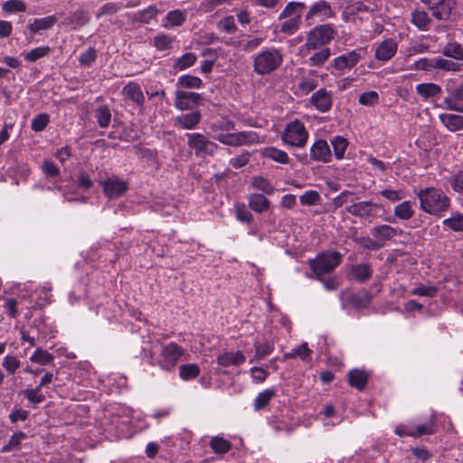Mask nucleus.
Masks as SVG:
<instances>
[{
  "label": "nucleus",
  "mask_w": 463,
  "mask_h": 463,
  "mask_svg": "<svg viewBox=\"0 0 463 463\" xmlns=\"http://www.w3.org/2000/svg\"><path fill=\"white\" fill-rule=\"evenodd\" d=\"M331 151L324 139L317 140L310 148V158L317 162L328 163L331 160Z\"/></svg>",
  "instance_id": "obj_15"
},
{
  "label": "nucleus",
  "mask_w": 463,
  "mask_h": 463,
  "mask_svg": "<svg viewBox=\"0 0 463 463\" xmlns=\"http://www.w3.org/2000/svg\"><path fill=\"white\" fill-rule=\"evenodd\" d=\"M372 298V295L367 290H362L356 293H350L347 298V303L356 309H364L370 306Z\"/></svg>",
  "instance_id": "obj_20"
},
{
  "label": "nucleus",
  "mask_w": 463,
  "mask_h": 463,
  "mask_svg": "<svg viewBox=\"0 0 463 463\" xmlns=\"http://www.w3.org/2000/svg\"><path fill=\"white\" fill-rule=\"evenodd\" d=\"M270 204V201L261 194L255 193L249 196V207L258 213L268 211Z\"/></svg>",
  "instance_id": "obj_26"
},
{
  "label": "nucleus",
  "mask_w": 463,
  "mask_h": 463,
  "mask_svg": "<svg viewBox=\"0 0 463 463\" xmlns=\"http://www.w3.org/2000/svg\"><path fill=\"white\" fill-rule=\"evenodd\" d=\"M89 22V18L82 8L77 9L70 16L66 18L64 22L66 24L72 25L73 29L83 26Z\"/></svg>",
  "instance_id": "obj_31"
},
{
  "label": "nucleus",
  "mask_w": 463,
  "mask_h": 463,
  "mask_svg": "<svg viewBox=\"0 0 463 463\" xmlns=\"http://www.w3.org/2000/svg\"><path fill=\"white\" fill-rule=\"evenodd\" d=\"M251 184L255 189L261 191L262 193L269 195L273 194L275 191V188L272 185V184L263 176L253 177Z\"/></svg>",
  "instance_id": "obj_37"
},
{
  "label": "nucleus",
  "mask_w": 463,
  "mask_h": 463,
  "mask_svg": "<svg viewBox=\"0 0 463 463\" xmlns=\"http://www.w3.org/2000/svg\"><path fill=\"white\" fill-rule=\"evenodd\" d=\"M264 155L266 157L280 164H287L288 162V156L287 153L275 147L266 148Z\"/></svg>",
  "instance_id": "obj_45"
},
{
  "label": "nucleus",
  "mask_w": 463,
  "mask_h": 463,
  "mask_svg": "<svg viewBox=\"0 0 463 463\" xmlns=\"http://www.w3.org/2000/svg\"><path fill=\"white\" fill-rule=\"evenodd\" d=\"M57 22V17L55 15L46 16L41 19H34L33 24L29 25V30L33 33H36L41 30H47L52 28L55 23Z\"/></svg>",
  "instance_id": "obj_30"
},
{
  "label": "nucleus",
  "mask_w": 463,
  "mask_h": 463,
  "mask_svg": "<svg viewBox=\"0 0 463 463\" xmlns=\"http://www.w3.org/2000/svg\"><path fill=\"white\" fill-rule=\"evenodd\" d=\"M430 12L432 18L441 21H450L457 9V0H420Z\"/></svg>",
  "instance_id": "obj_5"
},
{
  "label": "nucleus",
  "mask_w": 463,
  "mask_h": 463,
  "mask_svg": "<svg viewBox=\"0 0 463 463\" xmlns=\"http://www.w3.org/2000/svg\"><path fill=\"white\" fill-rule=\"evenodd\" d=\"M186 137L188 146L195 151L196 156L213 155L218 148L216 143L201 133H187Z\"/></svg>",
  "instance_id": "obj_7"
},
{
  "label": "nucleus",
  "mask_w": 463,
  "mask_h": 463,
  "mask_svg": "<svg viewBox=\"0 0 463 463\" xmlns=\"http://www.w3.org/2000/svg\"><path fill=\"white\" fill-rule=\"evenodd\" d=\"M370 233L377 242L383 243L384 247L385 241L394 239L399 234V232L396 228L388 224H381L373 227Z\"/></svg>",
  "instance_id": "obj_17"
},
{
  "label": "nucleus",
  "mask_w": 463,
  "mask_h": 463,
  "mask_svg": "<svg viewBox=\"0 0 463 463\" xmlns=\"http://www.w3.org/2000/svg\"><path fill=\"white\" fill-rule=\"evenodd\" d=\"M182 354L181 349H161L158 363L162 368L170 370Z\"/></svg>",
  "instance_id": "obj_21"
},
{
  "label": "nucleus",
  "mask_w": 463,
  "mask_h": 463,
  "mask_svg": "<svg viewBox=\"0 0 463 463\" xmlns=\"http://www.w3.org/2000/svg\"><path fill=\"white\" fill-rule=\"evenodd\" d=\"M236 218L241 222L251 223L253 222L252 214L246 209L244 204H238L235 207Z\"/></svg>",
  "instance_id": "obj_61"
},
{
  "label": "nucleus",
  "mask_w": 463,
  "mask_h": 463,
  "mask_svg": "<svg viewBox=\"0 0 463 463\" xmlns=\"http://www.w3.org/2000/svg\"><path fill=\"white\" fill-rule=\"evenodd\" d=\"M361 248L368 250H378L383 248V243H379L375 241V239L372 236V238L368 236H361L355 238L354 240Z\"/></svg>",
  "instance_id": "obj_39"
},
{
  "label": "nucleus",
  "mask_w": 463,
  "mask_h": 463,
  "mask_svg": "<svg viewBox=\"0 0 463 463\" xmlns=\"http://www.w3.org/2000/svg\"><path fill=\"white\" fill-rule=\"evenodd\" d=\"M53 360V355L49 354L46 350L36 349L34 354L31 357V361L37 363L41 365H45Z\"/></svg>",
  "instance_id": "obj_51"
},
{
  "label": "nucleus",
  "mask_w": 463,
  "mask_h": 463,
  "mask_svg": "<svg viewBox=\"0 0 463 463\" xmlns=\"http://www.w3.org/2000/svg\"><path fill=\"white\" fill-rule=\"evenodd\" d=\"M122 93L128 97L137 106H142L145 101V98L141 90V87L137 82H129L122 89Z\"/></svg>",
  "instance_id": "obj_25"
},
{
  "label": "nucleus",
  "mask_w": 463,
  "mask_h": 463,
  "mask_svg": "<svg viewBox=\"0 0 463 463\" xmlns=\"http://www.w3.org/2000/svg\"><path fill=\"white\" fill-rule=\"evenodd\" d=\"M394 216L401 220H409L414 215L412 203L410 201H404L396 205L393 211Z\"/></svg>",
  "instance_id": "obj_33"
},
{
  "label": "nucleus",
  "mask_w": 463,
  "mask_h": 463,
  "mask_svg": "<svg viewBox=\"0 0 463 463\" xmlns=\"http://www.w3.org/2000/svg\"><path fill=\"white\" fill-rule=\"evenodd\" d=\"M342 261V254L336 250H325L319 252L316 258L308 260L316 279L322 280V277L330 274Z\"/></svg>",
  "instance_id": "obj_2"
},
{
  "label": "nucleus",
  "mask_w": 463,
  "mask_h": 463,
  "mask_svg": "<svg viewBox=\"0 0 463 463\" xmlns=\"http://www.w3.org/2000/svg\"><path fill=\"white\" fill-rule=\"evenodd\" d=\"M435 432V422L433 420H430L429 422L419 425L416 427L415 430H411L408 432V436L411 437H419L421 435H430Z\"/></svg>",
  "instance_id": "obj_46"
},
{
  "label": "nucleus",
  "mask_w": 463,
  "mask_h": 463,
  "mask_svg": "<svg viewBox=\"0 0 463 463\" xmlns=\"http://www.w3.org/2000/svg\"><path fill=\"white\" fill-rule=\"evenodd\" d=\"M173 42L174 41L171 37L165 34H162L155 37L154 45L159 51H165L172 47Z\"/></svg>",
  "instance_id": "obj_60"
},
{
  "label": "nucleus",
  "mask_w": 463,
  "mask_h": 463,
  "mask_svg": "<svg viewBox=\"0 0 463 463\" xmlns=\"http://www.w3.org/2000/svg\"><path fill=\"white\" fill-rule=\"evenodd\" d=\"M276 392L272 389H267L264 392L259 393L255 399L254 406L256 410H261L266 407L270 400L275 397Z\"/></svg>",
  "instance_id": "obj_44"
},
{
  "label": "nucleus",
  "mask_w": 463,
  "mask_h": 463,
  "mask_svg": "<svg viewBox=\"0 0 463 463\" xmlns=\"http://www.w3.org/2000/svg\"><path fill=\"white\" fill-rule=\"evenodd\" d=\"M95 118L100 128H107L111 119L109 109L105 105L99 106L95 111Z\"/></svg>",
  "instance_id": "obj_40"
},
{
  "label": "nucleus",
  "mask_w": 463,
  "mask_h": 463,
  "mask_svg": "<svg viewBox=\"0 0 463 463\" xmlns=\"http://www.w3.org/2000/svg\"><path fill=\"white\" fill-rule=\"evenodd\" d=\"M398 44L395 40L388 38L379 43L375 49V58L386 61L391 60L396 53Z\"/></svg>",
  "instance_id": "obj_16"
},
{
  "label": "nucleus",
  "mask_w": 463,
  "mask_h": 463,
  "mask_svg": "<svg viewBox=\"0 0 463 463\" xmlns=\"http://www.w3.org/2000/svg\"><path fill=\"white\" fill-rule=\"evenodd\" d=\"M2 8L6 13L25 12L26 5L22 0H8L3 4Z\"/></svg>",
  "instance_id": "obj_49"
},
{
  "label": "nucleus",
  "mask_w": 463,
  "mask_h": 463,
  "mask_svg": "<svg viewBox=\"0 0 463 463\" xmlns=\"http://www.w3.org/2000/svg\"><path fill=\"white\" fill-rule=\"evenodd\" d=\"M449 182L452 186L453 190L458 193H463V171H459L453 175Z\"/></svg>",
  "instance_id": "obj_63"
},
{
  "label": "nucleus",
  "mask_w": 463,
  "mask_h": 463,
  "mask_svg": "<svg viewBox=\"0 0 463 463\" xmlns=\"http://www.w3.org/2000/svg\"><path fill=\"white\" fill-rule=\"evenodd\" d=\"M280 25V32L288 35L294 34L301 24V20L286 18Z\"/></svg>",
  "instance_id": "obj_48"
},
{
  "label": "nucleus",
  "mask_w": 463,
  "mask_h": 463,
  "mask_svg": "<svg viewBox=\"0 0 463 463\" xmlns=\"http://www.w3.org/2000/svg\"><path fill=\"white\" fill-rule=\"evenodd\" d=\"M24 395L33 404L41 403L45 400V396L41 393V389L39 387L24 390Z\"/></svg>",
  "instance_id": "obj_52"
},
{
  "label": "nucleus",
  "mask_w": 463,
  "mask_h": 463,
  "mask_svg": "<svg viewBox=\"0 0 463 463\" xmlns=\"http://www.w3.org/2000/svg\"><path fill=\"white\" fill-rule=\"evenodd\" d=\"M320 194L314 190H310L299 196V201L302 205H315L320 201Z\"/></svg>",
  "instance_id": "obj_55"
},
{
  "label": "nucleus",
  "mask_w": 463,
  "mask_h": 463,
  "mask_svg": "<svg viewBox=\"0 0 463 463\" xmlns=\"http://www.w3.org/2000/svg\"><path fill=\"white\" fill-rule=\"evenodd\" d=\"M306 5L303 2H289L279 14V19L292 18L301 20Z\"/></svg>",
  "instance_id": "obj_23"
},
{
  "label": "nucleus",
  "mask_w": 463,
  "mask_h": 463,
  "mask_svg": "<svg viewBox=\"0 0 463 463\" xmlns=\"http://www.w3.org/2000/svg\"><path fill=\"white\" fill-rule=\"evenodd\" d=\"M442 54L444 56L463 61V47L460 43L457 42L448 43L442 50Z\"/></svg>",
  "instance_id": "obj_32"
},
{
  "label": "nucleus",
  "mask_w": 463,
  "mask_h": 463,
  "mask_svg": "<svg viewBox=\"0 0 463 463\" xmlns=\"http://www.w3.org/2000/svg\"><path fill=\"white\" fill-rule=\"evenodd\" d=\"M416 92L424 99L434 98L441 93V88L436 83H420L416 86Z\"/></svg>",
  "instance_id": "obj_29"
},
{
  "label": "nucleus",
  "mask_w": 463,
  "mask_h": 463,
  "mask_svg": "<svg viewBox=\"0 0 463 463\" xmlns=\"http://www.w3.org/2000/svg\"><path fill=\"white\" fill-rule=\"evenodd\" d=\"M199 367L195 364H184L180 367V377L184 380L194 379L199 374Z\"/></svg>",
  "instance_id": "obj_53"
},
{
  "label": "nucleus",
  "mask_w": 463,
  "mask_h": 463,
  "mask_svg": "<svg viewBox=\"0 0 463 463\" xmlns=\"http://www.w3.org/2000/svg\"><path fill=\"white\" fill-rule=\"evenodd\" d=\"M245 355L241 351H225L217 356V363L222 366H238L244 363Z\"/></svg>",
  "instance_id": "obj_19"
},
{
  "label": "nucleus",
  "mask_w": 463,
  "mask_h": 463,
  "mask_svg": "<svg viewBox=\"0 0 463 463\" xmlns=\"http://www.w3.org/2000/svg\"><path fill=\"white\" fill-rule=\"evenodd\" d=\"M373 268L370 263L352 264L348 268V275L358 283H364L373 277Z\"/></svg>",
  "instance_id": "obj_14"
},
{
  "label": "nucleus",
  "mask_w": 463,
  "mask_h": 463,
  "mask_svg": "<svg viewBox=\"0 0 463 463\" xmlns=\"http://www.w3.org/2000/svg\"><path fill=\"white\" fill-rule=\"evenodd\" d=\"M348 383L352 387L362 391L368 383V373L360 369H353L348 373Z\"/></svg>",
  "instance_id": "obj_27"
},
{
  "label": "nucleus",
  "mask_w": 463,
  "mask_h": 463,
  "mask_svg": "<svg viewBox=\"0 0 463 463\" xmlns=\"http://www.w3.org/2000/svg\"><path fill=\"white\" fill-rule=\"evenodd\" d=\"M203 82L199 77L190 74L183 75L178 79L177 85L186 89H198Z\"/></svg>",
  "instance_id": "obj_41"
},
{
  "label": "nucleus",
  "mask_w": 463,
  "mask_h": 463,
  "mask_svg": "<svg viewBox=\"0 0 463 463\" xmlns=\"http://www.w3.org/2000/svg\"><path fill=\"white\" fill-rule=\"evenodd\" d=\"M448 97L443 100L442 108L463 113V84L447 90Z\"/></svg>",
  "instance_id": "obj_12"
},
{
  "label": "nucleus",
  "mask_w": 463,
  "mask_h": 463,
  "mask_svg": "<svg viewBox=\"0 0 463 463\" xmlns=\"http://www.w3.org/2000/svg\"><path fill=\"white\" fill-rule=\"evenodd\" d=\"M335 13L331 5L326 0H319L312 4L305 15L306 21L310 22L317 17L320 21L335 17Z\"/></svg>",
  "instance_id": "obj_9"
},
{
  "label": "nucleus",
  "mask_w": 463,
  "mask_h": 463,
  "mask_svg": "<svg viewBox=\"0 0 463 463\" xmlns=\"http://www.w3.org/2000/svg\"><path fill=\"white\" fill-rule=\"evenodd\" d=\"M283 56L277 49H268L255 56L253 71L259 75L269 74L282 63Z\"/></svg>",
  "instance_id": "obj_4"
},
{
  "label": "nucleus",
  "mask_w": 463,
  "mask_h": 463,
  "mask_svg": "<svg viewBox=\"0 0 463 463\" xmlns=\"http://www.w3.org/2000/svg\"><path fill=\"white\" fill-rule=\"evenodd\" d=\"M336 32L331 24H324L315 26L307 34V41L302 47L305 52H310L325 47L335 38Z\"/></svg>",
  "instance_id": "obj_3"
},
{
  "label": "nucleus",
  "mask_w": 463,
  "mask_h": 463,
  "mask_svg": "<svg viewBox=\"0 0 463 463\" xmlns=\"http://www.w3.org/2000/svg\"><path fill=\"white\" fill-rule=\"evenodd\" d=\"M439 120L450 131L463 128V116L457 114H440Z\"/></svg>",
  "instance_id": "obj_28"
},
{
  "label": "nucleus",
  "mask_w": 463,
  "mask_h": 463,
  "mask_svg": "<svg viewBox=\"0 0 463 463\" xmlns=\"http://www.w3.org/2000/svg\"><path fill=\"white\" fill-rule=\"evenodd\" d=\"M103 193L109 199H115L122 196L128 189L127 182L120 180L118 176L108 177L99 181Z\"/></svg>",
  "instance_id": "obj_8"
},
{
  "label": "nucleus",
  "mask_w": 463,
  "mask_h": 463,
  "mask_svg": "<svg viewBox=\"0 0 463 463\" xmlns=\"http://www.w3.org/2000/svg\"><path fill=\"white\" fill-rule=\"evenodd\" d=\"M186 15L184 12H182L180 10H174L170 11L166 14L167 21L171 24L173 26H179L182 25L185 21Z\"/></svg>",
  "instance_id": "obj_58"
},
{
  "label": "nucleus",
  "mask_w": 463,
  "mask_h": 463,
  "mask_svg": "<svg viewBox=\"0 0 463 463\" xmlns=\"http://www.w3.org/2000/svg\"><path fill=\"white\" fill-rule=\"evenodd\" d=\"M209 445L216 454H225L232 449V443L229 440L218 436L213 437Z\"/></svg>",
  "instance_id": "obj_35"
},
{
  "label": "nucleus",
  "mask_w": 463,
  "mask_h": 463,
  "mask_svg": "<svg viewBox=\"0 0 463 463\" xmlns=\"http://www.w3.org/2000/svg\"><path fill=\"white\" fill-rule=\"evenodd\" d=\"M201 118H202L201 112L199 110H194L191 113L178 116L175 118V123L181 128L193 129L199 124V122L201 121Z\"/></svg>",
  "instance_id": "obj_22"
},
{
  "label": "nucleus",
  "mask_w": 463,
  "mask_h": 463,
  "mask_svg": "<svg viewBox=\"0 0 463 463\" xmlns=\"http://www.w3.org/2000/svg\"><path fill=\"white\" fill-rule=\"evenodd\" d=\"M229 0H203L201 3L200 9L204 13L213 11L217 6L223 5Z\"/></svg>",
  "instance_id": "obj_64"
},
{
  "label": "nucleus",
  "mask_w": 463,
  "mask_h": 463,
  "mask_svg": "<svg viewBox=\"0 0 463 463\" xmlns=\"http://www.w3.org/2000/svg\"><path fill=\"white\" fill-rule=\"evenodd\" d=\"M442 224L454 232H463V214L457 213L450 218L443 220Z\"/></svg>",
  "instance_id": "obj_42"
},
{
  "label": "nucleus",
  "mask_w": 463,
  "mask_h": 463,
  "mask_svg": "<svg viewBox=\"0 0 463 463\" xmlns=\"http://www.w3.org/2000/svg\"><path fill=\"white\" fill-rule=\"evenodd\" d=\"M175 96V106L179 110L193 109L203 99L199 93L185 90H176Z\"/></svg>",
  "instance_id": "obj_11"
},
{
  "label": "nucleus",
  "mask_w": 463,
  "mask_h": 463,
  "mask_svg": "<svg viewBox=\"0 0 463 463\" xmlns=\"http://www.w3.org/2000/svg\"><path fill=\"white\" fill-rule=\"evenodd\" d=\"M361 50H354L333 60L332 66L338 70L352 69L362 59Z\"/></svg>",
  "instance_id": "obj_13"
},
{
  "label": "nucleus",
  "mask_w": 463,
  "mask_h": 463,
  "mask_svg": "<svg viewBox=\"0 0 463 463\" xmlns=\"http://www.w3.org/2000/svg\"><path fill=\"white\" fill-rule=\"evenodd\" d=\"M122 8V4L109 2L103 5L96 14V17L99 19L104 15H112L118 13Z\"/></svg>",
  "instance_id": "obj_47"
},
{
  "label": "nucleus",
  "mask_w": 463,
  "mask_h": 463,
  "mask_svg": "<svg viewBox=\"0 0 463 463\" xmlns=\"http://www.w3.org/2000/svg\"><path fill=\"white\" fill-rule=\"evenodd\" d=\"M307 137L304 124L298 119L287 124L281 136L286 144L298 147H303L306 145Z\"/></svg>",
  "instance_id": "obj_6"
},
{
  "label": "nucleus",
  "mask_w": 463,
  "mask_h": 463,
  "mask_svg": "<svg viewBox=\"0 0 463 463\" xmlns=\"http://www.w3.org/2000/svg\"><path fill=\"white\" fill-rule=\"evenodd\" d=\"M330 55V49L327 47H322L320 51L315 52L308 59V64L311 66L320 67L329 59Z\"/></svg>",
  "instance_id": "obj_36"
},
{
  "label": "nucleus",
  "mask_w": 463,
  "mask_h": 463,
  "mask_svg": "<svg viewBox=\"0 0 463 463\" xmlns=\"http://www.w3.org/2000/svg\"><path fill=\"white\" fill-rule=\"evenodd\" d=\"M420 209L430 214H439L449 209V198L442 190L434 187L422 189L418 194Z\"/></svg>",
  "instance_id": "obj_1"
},
{
  "label": "nucleus",
  "mask_w": 463,
  "mask_h": 463,
  "mask_svg": "<svg viewBox=\"0 0 463 463\" xmlns=\"http://www.w3.org/2000/svg\"><path fill=\"white\" fill-rule=\"evenodd\" d=\"M97 59V52L93 47H90L86 52H82L79 57V62L81 66H90Z\"/></svg>",
  "instance_id": "obj_59"
},
{
  "label": "nucleus",
  "mask_w": 463,
  "mask_h": 463,
  "mask_svg": "<svg viewBox=\"0 0 463 463\" xmlns=\"http://www.w3.org/2000/svg\"><path fill=\"white\" fill-rule=\"evenodd\" d=\"M49 115L46 113H42L37 115L31 123V128L35 132L43 131L49 123Z\"/></svg>",
  "instance_id": "obj_54"
},
{
  "label": "nucleus",
  "mask_w": 463,
  "mask_h": 463,
  "mask_svg": "<svg viewBox=\"0 0 463 463\" xmlns=\"http://www.w3.org/2000/svg\"><path fill=\"white\" fill-rule=\"evenodd\" d=\"M310 102L320 112H326L332 107V95L326 89H320L311 96Z\"/></svg>",
  "instance_id": "obj_18"
},
{
  "label": "nucleus",
  "mask_w": 463,
  "mask_h": 463,
  "mask_svg": "<svg viewBox=\"0 0 463 463\" xmlns=\"http://www.w3.org/2000/svg\"><path fill=\"white\" fill-rule=\"evenodd\" d=\"M381 206L371 201L354 203L346 207V212L353 216L359 218H374Z\"/></svg>",
  "instance_id": "obj_10"
},
{
  "label": "nucleus",
  "mask_w": 463,
  "mask_h": 463,
  "mask_svg": "<svg viewBox=\"0 0 463 463\" xmlns=\"http://www.w3.org/2000/svg\"><path fill=\"white\" fill-rule=\"evenodd\" d=\"M311 349H294L290 353H286L283 355L284 360H288L290 358L299 357L301 360L306 361L310 357Z\"/></svg>",
  "instance_id": "obj_62"
},
{
  "label": "nucleus",
  "mask_w": 463,
  "mask_h": 463,
  "mask_svg": "<svg viewBox=\"0 0 463 463\" xmlns=\"http://www.w3.org/2000/svg\"><path fill=\"white\" fill-rule=\"evenodd\" d=\"M331 144L336 159H342L348 146V141L343 137H335Z\"/></svg>",
  "instance_id": "obj_43"
},
{
  "label": "nucleus",
  "mask_w": 463,
  "mask_h": 463,
  "mask_svg": "<svg viewBox=\"0 0 463 463\" xmlns=\"http://www.w3.org/2000/svg\"><path fill=\"white\" fill-rule=\"evenodd\" d=\"M438 293V288L434 286L420 285L411 291V295L433 298Z\"/></svg>",
  "instance_id": "obj_56"
},
{
  "label": "nucleus",
  "mask_w": 463,
  "mask_h": 463,
  "mask_svg": "<svg viewBox=\"0 0 463 463\" xmlns=\"http://www.w3.org/2000/svg\"><path fill=\"white\" fill-rule=\"evenodd\" d=\"M237 146H245L257 144L260 142V137L253 131H241L236 133Z\"/></svg>",
  "instance_id": "obj_38"
},
{
  "label": "nucleus",
  "mask_w": 463,
  "mask_h": 463,
  "mask_svg": "<svg viewBox=\"0 0 463 463\" xmlns=\"http://www.w3.org/2000/svg\"><path fill=\"white\" fill-rule=\"evenodd\" d=\"M50 51L51 49L49 46L37 47L26 53L24 58L27 61L33 62L46 56Z\"/></svg>",
  "instance_id": "obj_50"
},
{
  "label": "nucleus",
  "mask_w": 463,
  "mask_h": 463,
  "mask_svg": "<svg viewBox=\"0 0 463 463\" xmlns=\"http://www.w3.org/2000/svg\"><path fill=\"white\" fill-rule=\"evenodd\" d=\"M358 101L364 106H373L378 103L379 95L374 90L364 92L359 96Z\"/></svg>",
  "instance_id": "obj_57"
},
{
  "label": "nucleus",
  "mask_w": 463,
  "mask_h": 463,
  "mask_svg": "<svg viewBox=\"0 0 463 463\" xmlns=\"http://www.w3.org/2000/svg\"><path fill=\"white\" fill-rule=\"evenodd\" d=\"M411 22L420 31H428L432 23L431 16L424 10L416 9L411 13Z\"/></svg>",
  "instance_id": "obj_24"
},
{
  "label": "nucleus",
  "mask_w": 463,
  "mask_h": 463,
  "mask_svg": "<svg viewBox=\"0 0 463 463\" xmlns=\"http://www.w3.org/2000/svg\"><path fill=\"white\" fill-rule=\"evenodd\" d=\"M196 60L197 57L194 52H186L175 61L173 69L176 71H184L193 66Z\"/></svg>",
  "instance_id": "obj_34"
}]
</instances>
